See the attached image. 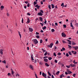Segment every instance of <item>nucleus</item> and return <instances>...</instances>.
<instances>
[{"label": "nucleus", "mask_w": 78, "mask_h": 78, "mask_svg": "<svg viewBox=\"0 0 78 78\" xmlns=\"http://www.w3.org/2000/svg\"><path fill=\"white\" fill-rule=\"evenodd\" d=\"M34 43L35 44H38V41L36 39H34Z\"/></svg>", "instance_id": "nucleus-1"}, {"label": "nucleus", "mask_w": 78, "mask_h": 78, "mask_svg": "<svg viewBox=\"0 0 78 78\" xmlns=\"http://www.w3.org/2000/svg\"><path fill=\"white\" fill-rule=\"evenodd\" d=\"M66 70L68 74H71V73H72V72L71 71H70V70L68 69H67Z\"/></svg>", "instance_id": "nucleus-2"}, {"label": "nucleus", "mask_w": 78, "mask_h": 78, "mask_svg": "<svg viewBox=\"0 0 78 78\" xmlns=\"http://www.w3.org/2000/svg\"><path fill=\"white\" fill-rule=\"evenodd\" d=\"M42 75L43 76H44V77L47 76V74H46L45 73H42Z\"/></svg>", "instance_id": "nucleus-3"}, {"label": "nucleus", "mask_w": 78, "mask_h": 78, "mask_svg": "<svg viewBox=\"0 0 78 78\" xmlns=\"http://www.w3.org/2000/svg\"><path fill=\"white\" fill-rule=\"evenodd\" d=\"M73 48H74V49H75V50H78V46H77L73 47Z\"/></svg>", "instance_id": "nucleus-4"}, {"label": "nucleus", "mask_w": 78, "mask_h": 78, "mask_svg": "<svg viewBox=\"0 0 78 78\" xmlns=\"http://www.w3.org/2000/svg\"><path fill=\"white\" fill-rule=\"evenodd\" d=\"M29 30L30 32H32V31H33V29L32 28H30V27L29 28Z\"/></svg>", "instance_id": "nucleus-5"}, {"label": "nucleus", "mask_w": 78, "mask_h": 78, "mask_svg": "<svg viewBox=\"0 0 78 78\" xmlns=\"http://www.w3.org/2000/svg\"><path fill=\"white\" fill-rule=\"evenodd\" d=\"M37 15L38 16H42L43 14L42 13H41V12H40L38 13Z\"/></svg>", "instance_id": "nucleus-6"}, {"label": "nucleus", "mask_w": 78, "mask_h": 78, "mask_svg": "<svg viewBox=\"0 0 78 78\" xmlns=\"http://www.w3.org/2000/svg\"><path fill=\"white\" fill-rule=\"evenodd\" d=\"M70 66L72 67H75V66H76V65L75 64H72L71 63V64H70Z\"/></svg>", "instance_id": "nucleus-7"}, {"label": "nucleus", "mask_w": 78, "mask_h": 78, "mask_svg": "<svg viewBox=\"0 0 78 78\" xmlns=\"http://www.w3.org/2000/svg\"><path fill=\"white\" fill-rule=\"evenodd\" d=\"M70 27H72V30L73 29V24H72V23H70Z\"/></svg>", "instance_id": "nucleus-8"}, {"label": "nucleus", "mask_w": 78, "mask_h": 78, "mask_svg": "<svg viewBox=\"0 0 78 78\" xmlns=\"http://www.w3.org/2000/svg\"><path fill=\"white\" fill-rule=\"evenodd\" d=\"M71 52H72V53H73V54H74V55H76V51H72Z\"/></svg>", "instance_id": "nucleus-9"}, {"label": "nucleus", "mask_w": 78, "mask_h": 78, "mask_svg": "<svg viewBox=\"0 0 78 78\" xmlns=\"http://www.w3.org/2000/svg\"><path fill=\"white\" fill-rule=\"evenodd\" d=\"M30 22V19H29V18H28L27 22H26V23H27V24H28V23H29Z\"/></svg>", "instance_id": "nucleus-10"}, {"label": "nucleus", "mask_w": 78, "mask_h": 78, "mask_svg": "<svg viewBox=\"0 0 78 78\" xmlns=\"http://www.w3.org/2000/svg\"><path fill=\"white\" fill-rule=\"evenodd\" d=\"M53 45V43H51V44H50V46H49V47H50V48H52V46Z\"/></svg>", "instance_id": "nucleus-11"}, {"label": "nucleus", "mask_w": 78, "mask_h": 78, "mask_svg": "<svg viewBox=\"0 0 78 78\" xmlns=\"http://www.w3.org/2000/svg\"><path fill=\"white\" fill-rule=\"evenodd\" d=\"M18 34H19V35L20 36V38H21L22 37V35H21V34H20V31H18Z\"/></svg>", "instance_id": "nucleus-12"}, {"label": "nucleus", "mask_w": 78, "mask_h": 78, "mask_svg": "<svg viewBox=\"0 0 78 78\" xmlns=\"http://www.w3.org/2000/svg\"><path fill=\"white\" fill-rule=\"evenodd\" d=\"M31 60H32V61H34V58H33V55H31Z\"/></svg>", "instance_id": "nucleus-13"}, {"label": "nucleus", "mask_w": 78, "mask_h": 78, "mask_svg": "<svg viewBox=\"0 0 78 78\" xmlns=\"http://www.w3.org/2000/svg\"><path fill=\"white\" fill-rule=\"evenodd\" d=\"M62 36H63V37H66V34H65L63 33H62Z\"/></svg>", "instance_id": "nucleus-14"}, {"label": "nucleus", "mask_w": 78, "mask_h": 78, "mask_svg": "<svg viewBox=\"0 0 78 78\" xmlns=\"http://www.w3.org/2000/svg\"><path fill=\"white\" fill-rule=\"evenodd\" d=\"M29 67L30 69H31L32 70H33V66L32 65H30Z\"/></svg>", "instance_id": "nucleus-15"}, {"label": "nucleus", "mask_w": 78, "mask_h": 78, "mask_svg": "<svg viewBox=\"0 0 78 78\" xmlns=\"http://www.w3.org/2000/svg\"><path fill=\"white\" fill-rule=\"evenodd\" d=\"M67 41H68V44H69V45H71V41H70L69 40H67Z\"/></svg>", "instance_id": "nucleus-16"}, {"label": "nucleus", "mask_w": 78, "mask_h": 78, "mask_svg": "<svg viewBox=\"0 0 78 78\" xmlns=\"http://www.w3.org/2000/svg\"><path fill=\"white\" fill-rule=\"evenodd\" d=\"M0 53L1 55H3V49H1L0 51Z\"/></svg>", "instance_id": "nucleus-17"}, {"label": "nucleus", "mask_w": 78, "mask_h": 78, "mask_svg": "<svg viewBox=\"0 0 78 78\" xmlns=\"http://www.w3.org/2000/svg\"><path fill=\"white\" fill-rule=\"evenodd\" d=\"M3 8H4V6L3 5H2L1 7V10H2Z\"/></svg>", "instance_id": "nucleus-18"}, {"label": "nucleus", "mask_w": 78, "mask_h": 78, "mask_svg": "<svg viewBox=\"0 0 78 78\" xmlns=\"http://www.w3.org/2000/svg\"><path fill=\"white\" fill-rule=\"evenodd\" d=\"M68 45L69 46V49H71V48H72V46L71 45Z\"/></svg>", "instance_id": "nucleus-19"}, {"label": "nucleus", "mask_w": 78, "mask_h": 78, "mask_svg": "<svg viewBox=\"0 0 78 78\" xmlns=\"http://www.w3.org/2000/svg\"><path fill=\"white\" fill-rule=\"evenodd\" d=\"M73 63H74V64H77V63H78V62H75V60H74L73 61Z\"/></svg>", "instance_id": "nucleus-20"}, {"label": "nucleus", "mask_w": 78, "mask_h": 78, "mask_svg": "<svg viewBox=\"0 0 78 78\" xmlns=\"http://www.w3.org/2000/svg\"><path fill=\"white\" fill-rule=\"evenodd\" d=\"M51 6H52V9H53V8H54L55 7V5L53 4H51Z\"/></svg>", "instance_id": "nucleus-21"}, {"label": "nucleus", "mask_w": 78, "mask_h": 78, "mask_svg": "<svg viewBox=\"0 0 78 78\" xmlns=\"http://www.w3.org/2000/svg\"><path fill=\"white\" fill-rule=\"evenodd\" d=\"M40 20L41 22H42L43 21V20L42 19V18L41 17H40Z\"/></svg>", "instance_id": "nucleus-22"}, {"label": "nucleus", "mask_w": 78, "mask_h": 78, "mask_svg": "<svg viewBox=\"0 0 78 78\" xmlns=\"http://www.w3.org/2000/svg\"><path fill=\"white\" fill-rule=\"evenodd\" d=\"M48 75L49 76H51V74L50 73L49 71H48Z\"/></svg>", "instance_id": "nucleus-23"}, {"label": "nucleus", "mask_w": 78, "mask_h": 78, "mask_svg": "<svg viewBox=\"0 0 78 78\" xmlns=\"http://www.w3.org/2000/svg\"><path fill=\"white\" fill-rule=\"evenodd\" d=\"M44 61H45V62H48V59L47 58H45L44 59Z\"/></svg>", "instance_id": "nucleus-24"}, {"label": "nucleus", "mask_w": 78, "mask_h": 78, "mask_svg": "<svg viewBox=\"0 0 78 78\" xmlns=\"http://www.w3.org/2000/svg\"><path fill=\"white\" fill-rule=\"evenodd\" d=\"M62 77H64V75L62 74V75H60V78H62Z\"/></svg>", "instance_id": "nucleus-25"}, {"label": "nucleus", "mask_w": 78, "mask_h": 78, "mask_svg": "<svg viewBox=\"0 0 78 78\" xmlns=\"http://www.w3.org/2000/svg\"><path fill=\"white\" fill-rule=\"evenodd\" d=\"M45 65L46 66H47V67H49V65L47 63H45Z\"/></svg>", "instance_id": "nucleus-26"}, {"label": "nucleus", "mask_w": 78, "mask_h": 78, "mask_svg": "<svg viewBox=\"0 0 78 78\" xmlns=\"http://www.w3.org/2000/svg\"><path fill=\"white\" fill-rule=\"evenodd\" d=\"M59 73H60V71H58L56 73V75H59Z\"/></svg>", "instance_id": "nucleus-27"}, {"label": "nucleus", "mask_w": 78, "mask_h": 78, "mask_svg": "<svg viewBox=\"0 0 78 78\" xmlns=\"http://www.w3.org/2000/svg\"><path fill=\"white\" fill-rule=\"evenodd\" d=\"M66 67H67V68H68V69H69L70 67V66H66Z\"/></svg>", "instance_id": "nucleus-28"}, {"label": "nucleus", "mask_w": 78, "mask_h": 78, "mask_svg": "<svg viewBox=\"0 0 78 78\" xmlns=\"http://www.w3.org/2000/svg\"><path fill=\"white\" fill-rule=\"evenodd\" d=\"M48 59L49 60H51L52 59V58L50 57H48Z\"/></svg>", "instance_id": "nucleus-29"}, {"label": "nucleus", "mask_w": 78, "mask_h": 78, "mask_svg": "<svg viewBox=\"0 0 78 78\" xmlns=\"http://www.w3.org/2000/svg\"><path fill=\"white\" fill-rule=\"evenodd\" d=\"M68 53L70 55H72V53H71V51H69L68 52Z\"/></svg>", "instance_id": "nucleus-30"}, {"label": "nucleus", "mask_w": 78, "mask_h": 78, "mask_svg": "<svg viewBox=\"0 0 78 78\" xmlns=\"http://www.w3.org/2000/svg\"><path fill=\"white\" fill-rule=\"evenodd\" d=\"M66 56H67V57H69V54L68 53H66Z\"/></svg>", "instance_id": "nucleus-31"}, {"label": "nucleus", "mask_w": 78, "mask_h": 78, "mask_svg": "<svg viewBox=\"0 0 78 78\" xmlns=\"http://www.w3.org/2000/svg\"><path fill=\"white\" fill-rule=\"evenodd\" d=\"M48 8L50 9H51V5H49L48 6Z\"/></svg>", "instance_id": "nucleus-32"}, {"label": "nucleus", "mask_w": 78, "mask_h": 78, "mask_svg": "<svg viewBox=\"0 0 78 78\" xmlns=\"http://www.w3.org/2000/svg\"><path fill=\"white\" fill-rule=\"evenodd\" d=\"M76 44V43H74V42H72V45H75Z\"/></svg>", "instance_id": "nucleus-33"}, {"label": "nucleus", "mask_w": 78, "mask_h": 78, "mask_svg": "<svg viewBox=\"0 0 78 78\" xmlns=\"http://www.w3.org/2000/svg\"><path fill=\"white\" fill-rule=\"evenodd\" d=\"M42 29L44 30L46 29V27L44 26V27H42Z\"/></svg>", "instance_id": "nucleus-34"}, {"label": "nucleus", "mask_w": 78, "mask_h": 78, "mask_svg": "<svg viewBox=\"0 0 78 78\" xmlns=\"http://www.w3.org/2000/svg\"><path fill=\"white\" fill-rule=\"evenodd\" d=\"M51 31V32H52V33H53V32H54V31H55V29H52Z\"/></svg>", "instance_id": "nucleus-35"}, {"label": "nucleus", "mask_w": 78, "mask_h": 78, "mask_svg": "<svg viewBox=\"0 0 78 78\" xmlns=\"http://www.w3.org/2000/svg\"><path fill=\"white\" fill-rule=\"evenodd\" d=\"M47 52H46L44 54V56H46L47 55Z\"/></svg>", "instance_id": "nucleus-36"}, {"label": "nucleus", "mask_w": 78, "mask_h": 78, "mask_svg": "<svg viewBox=\"0 0 78 78\" xmlns=\"http://www.w3.org/2000/svg\"><path fill=\"white\" fill-rule=\"evenodd\" d=\"M39 64H40V65H42V62H39Z\"/></svg>", "instance_id": "nucleus-37"}, {"label": "nucleus", "mask_w": 78, "mask_h": 78, "mask_svg": "<svg viewBox=\"0 0 78 78\" xmlns=\"http://www.w3.org/2000/svg\"><path fill=\"white\" fill-rule=\"evenodd\" d=\"M53 56H54L55 57L56 56V54L55 53V52L54 53Z\"/></svg>", "instance_id": "nucleus-38"}, {"label": "nucleus", "mask_w": 78, "mask_h": 78, "mask_svg": "<svg viewBox=\"0 0 78 78\" xmlns=\"http://www.w3.org/2000/svg\"><path fill=\"white\" fill-rule=\"evenodd\" d=\"M36 37L37 39H39V35H37Z\"/></svg>", "instance_id": "nucleus-39"}, {"label": "nucleus", "mask_w": 78, "mask_h": 78, "mask_svg": "<svg viewBox=\"0 0 78 78\" xmlns=\"http://www.w3.org/2000/svg\"><path fill=\"white\" fill-rule=\"evenodd\" d=\"M76 75V74L75 73H74L73 74V76H74V77H75V76Z\"/></svg>", "instance_id": "nucleus-40"}, {"label": "nucleus", "mask_w": 78, "mask_h": 78, "mask_svg": "<svg viewBox=\"0 0 78 78\" xmlns=\"http://www.w3.org/2000/svg\"><path fill=\"white\" fill-rule=\"evenodd\" d=\"M62 42L64 44H66V41H64V40H62Z\"/></svg>", "instance_id": "nucleus-41"}, {"label": "nucleus", "mask_w": 78, "mask_h": 78, "mask_svg": "<svg viewBox=\"0 0 78 78\" xmlns=\"http://www.w3.org/2000/svg\"><path fill=\"white\" fill-rule=\"evenodd\" d=\"M2 62L4 64H6V61L4 60V61H2Z\"/></svg>", "instance_id": "nucleus-42"}, {"label": "nucleus", "mask_w": 78, "mask_h": 78, "mask_svg": "<svg viewBox=\"0 0 78 78\" xmlns=\"http://www.w3.org/2000/svg\"><path fill=\"white\" fill-rule=\"evenodd\" d=\"M61 55V53L60 52H59L58 54V55L59 56H60Z\"/></svg>", "instance_id": "nucleus-43"}, {"label": "nucleus", "mask_w": 78, "mask_h": 78, "mask_svg": "<svg viewBox=\"0 0 78 78\" xmlns=\"http://www.w3.org/2000/svg\"><path fill=\"white\" fill-rule=\"evenodd\" d=\"M42 50L43 51V52H45V50L44 49L42 48Z\"/></svg>", "instance_id": "nucleus-44"}, {"label": "nucleus", "mask_w": 78, "mask_h": 78, "mask_svg": "<svg viewBox=\"0 0 78 78\" xmlns=\"http://www.w3.org/2000/svg\"><path fill=\"white\" fill-rule=\"evenodd\" d=\"M34 5H36V4H37V2H34Z\"/></svg>", "instance_id": "nucleus-45"}, {"label": "nucleus", "mask_w": 78, "mask_h": 78, "mask_svg": "<svg viewBox=\"0 0 78 78\" xmlns=\"http://www.w3.org/2000/svg\"><path fill=\"white\" fill-rule=\"evenodd\" d=\"M55 63H57V62H58V61L57 60H55Z\"/></svg>", "instance_id": "nucleus-46"}, {"label": "nucleus", "mask_w": 78, "mask_h": 78, "mask_svg": "<svg viewBox=\"0 0 78 78\" xmlns=\"http://www.w3.org/2000/svg\"><path fill=\"white\" fill-rule=\"evenodd\" d=\"M40 43L41 44H42V39L40 40Z\"/></svg>", "instance_id": "nucleus-47"}, {"label": "nucleus", "mask_w": 78, "mask_h": 78, "mask_svg": "<svg viewBox=\"0 0 78 78\" xmlns=\"http://www.w3.org/2000/svg\"><path fill=\"white\" fill-rule=\"evenodd\" d=\"M45 21L44 22V23H45V24H46V23H47V20H46L45 19Z\"/></svg>", "instance_id": "nucleus-48"}, {"label": "nucleus", "mask_w": 78, "mask_h": 78, "mask_svg": "<svg viewBox=\"0 0 78 78\" xmlns=\"http://www.w3.org/2000/svg\"><path fill=\"white\" fill-rule=\"evenodd\" d=\"M20 76V75H19V74H17L16 75V76Z\"/></svg>", "instance_id": "nucleus-49"}, {"label": "nucleus", "mask_w": 78, "mask_h": 78, "mask_svg": "<svg viewBox=\"0 0 78 78\" xmlns=\"http://www.w3.org/2000/svg\"><path fill=\"white\" fill-rule=\"evenodd\" d=\"M24 3H26V4H28V1H25L24 2Z\"/></svg>", "instance_id": "nucleus-50"}, {"label": "nucleus", "mask_w": 78, "mask_h": 78, "mask_svg": "<svg viewBox=\"0 0 78 78\" xmlns=\"http://www.w3.org/2000/svg\"><path fill=\"white\" fill-rule=\"evenodd\" d=\"M22 23H23V18H22Z\"/></svg>", "instance_id": "nucleus-51"}, {"label": "nucleus", "mask_w": 78, "mask_h": 78, "mask_svg": "<svg viewBox=\"0 0 78 78\" xmlns=\"http://www.w3.org/2000/svg\"><path fill=\"white\" fill-rule=\"evenodd\" d=\"M11 73H12V75H13L14 74V71H13V70H12L11 71Z\"/></svg>", "instance_id": "nucleus-52"}, {"label": "nucleus", "mask_w": 78, "mask_h": 78, "mask_svg": "<svg viewBox=\"0 0 78 78\" xmlns=\"http://www.w3.org/2000/svg\"><path fill=\"white\" fill-rule=\"evenodd\" d=\"M36 34L37 35H38L39 34V33L37 32H36Z\"/></svg>", "instance_id": "nucleus-53"}, {"label": "nucleus", "mask_w": 78, "mask_h": 78, "mask_svg": "<svg viewBox=\"0 0 78 78\" xmlns=\"http://www.w3.org/2000/svg\"><path fill=\"white\" fill-rule=\"evenodd\" d=\"M62 50H63V51H65L66 49H65V48H62Z\"/></svg>", "instance_id": "nucleus-54"}, {"label": "nucleus", "mask_w": 78, "mask_h": 78, "mask_svg": "<svg viewBox=\"0 0 78 78\" xmlns=\"http://www.w3.org/2000/svg\"><path fill=\"white\" fill-rule=\"evenodd\" d=\"M63 26L64 28H66V25H63Z\"/></svg>", "instance_id": "nucleus-55"}, {"label": "nucleus", "mask_w": 78, "mask_h": 78, "mask_svg": "<svg viewBox=\"0 0 78 78\" xmlns=\"http://www.w3.org/2000/svg\"><path fill=\"white\" fill-rule=\"evenodd\" d=\"M48 58V57L46 56L44 57L43 58H44V59H45V58Z\"/></svg>", "instance_id": "nucleus-56"}, {"label": "nucleus", "mask_w": 78, "mask_h": 78, "mask_svg": "<svg viewBox=\"0 0 78 78\" xmlns=\"http://www.w3.org/2000/svg\"><path fill=\"white\" fill-rule=\"evenodd\" d=\"M6 14L7 16H9V13H7Z\"/></svg>", "instance_id": "nucleus-57"}, {"label": "nucleus", "mask_w": 78, "mask_h": 78, "mask_svg": "<svg viewBox=\"0 0 78 78\" xmlns=\"http://www.w3.org/2000/svg\"><path fill=\"white\" fill-rule=\"evenodd\" d=\"M37 61V60H36V59H35L34 61V63H36Z\"/></svg>", "instance_id": "nucleus-58"}, {"label": "nucleus", "mask_w": 78, "mask_h": 78, "mask_svg": "<svg viewBox=\"0 0 78 78\" xmlns=\"http://www.w3.org/2000/svg\"><path fill=\"white\" fill-rule=\"evenodd\" d=\"M27 7H29L30 6V3H28V4L27 5Z\"/></svg>", "instance_id": "nucleus-59"}, {"label": "nucleus", "mask_w": 78, "mask_h": 78, "mask_svg": "<svg viewBox=\"0 0 78 78\" xmlns=\"http://www.w3.org/2000/svg\"><path fill=\"white\" fill-rule=\"evenodd\" d=\"M64 6V3H62V4L61 5V6Z\"/></svg>", "instance_id": "nucleus-60"}, {"label": "nucleus", "mask_w": 78, "mask_h": 78, "mask_svg": "<svg viewBox=\"0 0 78 78\" xmlns=\"http://www.w3.org/2000/svg\"><path fill=\"white\" fill-rule=\"evenodd\" d=\"M59 43V42H58V41H57L56 42V44H58Z\"/></svg>", "instance_id": "nucleus-61"}, {"label": "nucleus", "mask_w": 78, "mask_h": 78, "mask_svg": "<svg viewBox=\"0 0 78 78\" xmlns=\"http://www.w3.org/2000/svg\"><path fill=\"white\" fill-rule=\"evenodd\" d=\"M8 76H11V73H8Z\"/></svg>", "instance_id": "nucleus-62"}, {"label": "nucleus", "mask_w": 78, "mask_h": 78, "mask_svg": "<svg viewBox=\"0 0 78 78\" xmlns=\"http://www.w3.org/2000/svg\"><path fill=\"white\" fill-rule=\"evenodd\" d=\"M51 64L52 66H54V64L53 63L51 62Z\"/></svg>", "instance_id": "nucleus-63"}, {"label": "nucleus", "mask_w": 78, "mask_h": 78, "mask_svg": "<svg viewBox=\"0 0 78 78\" xmlns=\"http://www.w3.org/2000/svg\"><path fill=\"white\" fill-rule=\"evenodd\" d=\"M51 77L52 78H55V77H54V76H53V75H51Z\"/></svg>", "instance_id": "nucleus-64"}]
</instances>
